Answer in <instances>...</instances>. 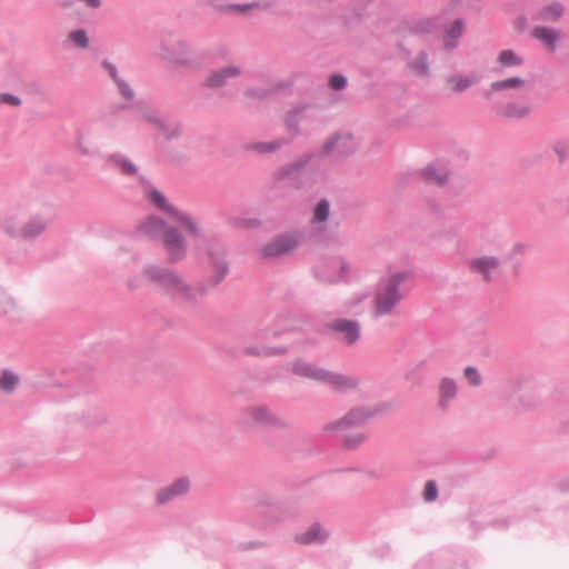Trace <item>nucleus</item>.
<instances>
[{
  "instance_id": "54",
  "label": "nucleus",
  "mask_w": 569,
  "mask_h": 569,
  "mask_svg": "<svg viewBox=\"0 0 569 569\" xmlns=\"http://www.w3.org/2000/svg\"><path fill=\"white\" fill-rule=\"evenodd\" d=\"M246 92H247V94H252V93L262 92V91L257 90V89H248Z\"/></svg>"
},
{
  "instance_id": "26",
  "label": "nucleus",
  "mask_w": 569,
  "mask_h": 569,
  "mask_svg": "<svg viewBox=\"0 0 569 569\" xmlns=\"http://www.w3.org/2000/svg\"><path fill=\"white\" fill-rule=\"evenodd\" d=\"M479 82V76L476 73L461 74L455 73L447 78V83L450 86L452 92L463 93L472 86Z\"/></svg>"
},
{
  "instance_id": "24",
  "label": "nucleus",
  "mask_w": 569,
  "mask_h": 569,
  "mask_svg": "<svg viewBox=\"0 0 569 569\" xmlns=\"http://www.w3.org/2000/svg\"><path fill=\"white\" fill-rule=\"evenodd\" d=\"M164 219L158 216H149L139 227L140 231L154 240H161L170 228Z\"/></svg>"
},
{
  "instance_id": "18",
  "label": "nucleus",
  "mask_w": 569,
  "mask_h": 569,
  "mask_svg": "<svg viewBox=\"0 0 569 569\" xmlns=\"http://www.w3.org/2000/svg\"><path fill=\"white\" fill-rule=\"evenodd\" d=\"M327 328L336 333H340L341 340L348 345H356L361 336L360 323L350 319H336L327 325Z\"/></svg>"
},
{
  "instance_id": "57",
  "label": "nucleus",
  "mask_w": 569,
  "mask_h": 569,
  "mask_svg": "<svg viewBox=\"0 0 569 569\" xmlns=\"http://www.w3.org/2000/svg\"><path fill=\"white\" fill-rule=\"evenodd\" d=\"M106 422H107V418H106L104 416H102V417L100 418L99 423H106Z\"/></svg>"
},
{
  "instance_id": "38",
  "label": "nucleus",
  "mask_w": 569,
  "mask_h": 569,
  "mask_svg": "<svg viewBox=\"0 0 569 569\" xmlns=\"http://www.w3.org/2000/svg\"><path fill=\"white\" fill-rule=\"evenodd\" d=\"M19 381V377L12 370L4 369L0 376V390L12 393L16 391Z\"/></svg>"
},
{
  "instance_id": "6",
  "label": "nucleus",
  "mask_w": 569,
  "mask_h": 569,
  "mask_svg": "<svg viewBox=\"0 0 569 569\" xmlns=\"http://www.w3.org/2000/svg\"><path fill=\"white\" fill-rule=\"evenodd\" d=\"M236 423L241 429L266 428L269 430H289L290 422L276 413L264 403H254L242 408Z\"/></svg>"
},
{
  "instance_id": "7",
  "label": "nucleus",
  "mask_w": 569,
  "mask_h": 569,
  "mask_svg": "<svg viewBox=\"0 0 569 569\" xmlns=\"http://www.w3.org/2000/svg\"><path fill=\"white\" fill-rule=\"evenodd\" d=\"M144 198L158 210L167 213L171 219L179 223L190 236L200 234V223L190 213L174 207L167 201V198L153 184L149 183L143 177H140Z\"/></svg>"
},
{
  "instance_id": "2",
  "label": "nucleus",
  "mask_w": 569,
  "mask_h": 569,
  "mask_svg": "<svg viewBox=\"0 0 569 569\" xmlns=\"http://www.w3.org/2000/svg\"><path fill=\"white\" fill-rule=\"evenodd\" d=\"M335 159L330 152H325V146L319 151L308 152L298 157L291 163L283 166L278 176L290 180L296 188L322 181L331 169Z\"/></svg>"
},
{
  "instance_id": "13",
  "label": "nucleus",
  "mask_w": 569,
  "mask_h": 569,
  "mask_svg": "<svg viewBox=\"0 0 569 569\" xmlns=\"http://www.w3.org/2000/svg\"><path fill=\"white\" fill-rule=\"evenodd\" d=\"M160 241L169 263H178L187 257V240L178 228L170 227Z\"/></svg>"
},
{
  "instance_id": "31",
  "label": "nucleus",
  "mask_w": 569,
  "mask_h": 569,
  "mask_svg": "<svg viewBox=\"0 0 569 569\" xmlns=\"http://www.w3.org/2000/svg\"><path fill=\"white\" fill-rule=\"evenodd\" d=\"M532 37L548 46L551 51L557 48V42L560 39V33L549 27L537 26L531 32Z\"/></svg>"
},
{
  "instance_id": "11",
  "label": "nucleus",
  "mask_w": 569,
  "mask_h": 569,
  "mask_svg": "<svg viewBox=\"0 0 569 569\" xmlns=\"http://www.w3.org/2000/svg\"><path fill=\"white\" fill-rule=\"evenodd\" d=\"M325 152H330L331 158L336 160L349 157L358 149L356 138L346 131H338L329 136L325 141Z\"/></svg>"
},
{
  "instance_id": "25",
  "label": "nucleus",
  "mask_w": 569,
  "mask_h": 569,
  "mask_svg": "<svg viewBox=\"0 0 569 569\" xmlns=\"http://www.w3.org/2000/svg\"><path fill=\"white\" fill-rule=\"evenodd\" d=\"M529 104H520L517 102H507L495 107L497 114L509 119H525L531 113Z\"/></svg>"
},
{
  "instance_id": "34",
  "label": "nucleus",
  "mask_w": 569,
  "mask_h": 569,
  "mask_svg": "<svg viewBox=\"0 0 569 569\" xmlns=\"http://www.w3.org/2000/svg\"><path fill=\"white\" fill-rule=\"evenodd\" d=\"M290 142L287 138H278L272 141H266V142H254L248 146L249 150L256 151L259 154L263 153H273L284 146H288Z\"/></svg>"
},
{
  "instance_id": "5",
  "label": "nucleus",
  "mask_w": 569,
  "mask_h": 569,
  "mask_svg": "<svg viewBox=\"0 0 569 569\" xmlns=\"http://www.w3.org/2000/svg\"><path fill=\"white\" fill-rule=\"evenodd\" d=\"M287 369L301 378L325 383L340 392L355 390L359 386V380L356 377L327 370L303 359L290 361Z\"/></svg>"
},
{
  "instance_id": "37",
  "label": "nucleus",
  "mask_w": 569,
  "mask_h": 569,
  "mask_svg": "<svg viewBox=\"0 0 569 569\" xmlns=\"http://www.w3.org/2000/svg\"><path fill=\"white\" fill-rule=\"evenodd\" d=\"M287 352H288L287 347L272 348V347H267V346H262V347L250 346V347H247L244 350V353L250 355V356H258V357L279 356V355H284Z\"/></svg>"
},
{
  "instance_id": "28",
  "label": "nucleus",
  "mask_w": 569,
  "mask_h": 569,
  "mask_svg": "<svg viewBox=\"0 0 569 569\" xmlns=\"http://www.w3.org/2000/svg\"><path fill=\"white\" fill-rule=\"evenodd\" d=\"M166 140L179 139L183 133V123L177 118L167 117L159 122L157 128Z\"/></svg>"
},
{
  "instance_id": "43",
  "label": "nucleus",
  "mask_w": 569,
  "mask_h": 569,
  "mask_svg": "<svg viewBox=\"0 0 569 569\" xmlns=\"http://www.w3.org/2000/svg\"><path fill=\"white\" fill-rule=\"evenodd\" d=\"M330 204L326 199L320 200L315 208L313 220L323 222L329 218Z\"/></svg>"
},
{
  "instance_id": "45",
  "label": "nucleus",
  "mask_w": 569,
  "mask_h": 569,
  "mask_svg": "<svg viewBox=\"0 0 569 569\" xmlns=\"http://www.w3.org/2000/svg\"><path fill=\"white\" fill-rule=\"evenodd\" d=\"M552 150L561 161L569 157V143L567 141L556 142Z\"/></svg>"
},
{
  "instance_id": "53",
  "label": "nucleus",
  "mask_w": 569,
  "mask_h": 569,
  "mask_svg": "<svg viewBox=\"0 0 569 569\" xmlns=\"http://www.w3.org/2000/svg\"><path fill=\"white\" fill-rule=\"evenodd\" d=\"M421 31H429L431 23L429 21H422L419 23Z\"/></svg>"
},
{
  "instance_id": "39",
  "label": "nucleus",
  "mask_w": 569,
  "mask_h": 569,
  "mask_svg": "<svg viewBox=\"0 0 569 569\" xmlns=\"http://www.w3.org/2000/svg\"><path fill=\"white\" fill-rule=\"evenodd\" d=\"M67 42L78 49L86 50L89 48L90 40L84 29H76L67 34Z\"/></svg>"
},
{
  "instance_id": "27",
  "label": "nucleus",
  "mask_w": 569,
  "mask_h": 569,
  "mask_svg": "<svg viewBox=\"0 0 569 569\" xmlns=\"http://www.w3.org/2000/svg\"><path fill=\"white\" fill-rule=\"evenodd\" d=\"M526 81L520 77H510L502 80L493 81L490 83L483 96L487 99H491L492 93L502 92L508 90H520L525 87Z\"/></svg>"
},
{
  "instance_id": "46",
  "label": "nucleus",
  "mask_w": 569,
  "mask_h": 569,
  "mask_svg": "<svg viewBox=\"0 0 569 569\" xmlns=\"http://www.w3.org/2000/svg\"><path fill=\"white\" fill-rule=\"evenodd\" d=\"M329 86L333 90H342L347 87V78L342 74H333L329 79Z\"/></svg>"
},
{
  "instance_id": "55",
  "label": "nucleus",
  "mask_w": 569,
  "mask_h": 569,
  "mask_svg": "<svg viewBox=\"0 0 569 569\" xmlns=\"http://www.w3.org/2000/svg\"><path fill=\"white\" fill-rule=\"evenodd\" d=\"M413 376H415V370L409 371V372L406 375V378H407L408 380H410Z\"/></svg>"
},
{
  "instance_id": "52",
  "label": "nucleus",
  "mask_w": 569,
  "mask_h": 569,
  "mask_svg": "<svg viewBox=\"0 0 569 569\" xmlns=\"http://www.w3.org/2000/svg\"><path fill=\"white\" fill-rule=\"evenodd\" d=\"M127 286L130 290L137 289L138 288V279L136 277L129 279Z\"/></svg>"
},
{
  "instance_id": "56",
  "label": "nucleus",
  "mask_w": 569,
  "mask_h": 569,
  "mask_svg": "<svg viewBox=\"0 0 569 569\" xmlns=\"http://www.w3.org/2000/svg\"><path fill=\"white\" fill-rule=\"evenodd\" d=\"M71 4H72L71 2L64 1L61 3V7L66 9V8H69Z\"/></svg>"
},
{
  "instance_id": "3",
  "label": "nucleus",
  "mask_w": 569,
  "mask_h": 569,
  "mask_svg": "<svg viewBox=\"0 0 569 569\" xmlns=\"http://www.w3.org/2000/svg\"><path fill=\"white\" fill-rule=\"evenodd\" d=\"M411 272L399 270L380 278L373 295L371 315L375 319L392 317L397 315V308L408 295L407 281Z\"/></svg>"
},
{
  "instance_id": "21",
  "label": "nucleus",
  "mask_w": 569,
  "mask_h": 569,
  "mask_svg": "<svg viewBox=\"0 0 569 569\" xmlns=\"http://www.w3.org/2000/svg\"><path fill=\"white\" fill-rule=\"evenodd\" d=\"M311 109V106L308 103H299L286 112L284 126L292 137L300 134V123L308 118Z\"/></svg>"
},
{
  "instance_id": "50",
  "label": "nucleus",
  "mask_w": 569,
  "mask_h": 569,
  "mask_svg": "<svg viewBox=\"0 0 569 569\" xmlns=\"http://www.w3.org/2000/svg\"><path fill=\"white\" fill-rule=\"evenodd\" d=\"M77 150L79 151V153L81 156H91L92 154L91 149L82 140L78 141Z\"/></svg>"
},
{
  "instance_id": "29",
  "label": "nucleus",
  "mask_w": 569,
  "mask_h": 569,
  "mask_svg": "<svg viewBox=\"0 0 569 569\" xmlns=\"http://www.w3.org/2000/svg\"><path fill=\"white\" fill-rule=\"evenodd\" d=\"M328 539V532L320 523L311 525L305 532L297 536L296 540L302 545L322 543Z\"/></svg>"
},
{
  "instance_id": "22",
  "label": "nucleus",
  "mask_w": 569,
  "mask_h": 569,
  "mask_svg": "<svg viewBox=\"0 0 569 569\" xmlns=\"http://www.w3.org/2000/svg\"><path fill=\"white\" fill-rule=\"evenodd\" d=\"M438 407L440 410H448L452 400L458 396V382L456 379L450 377H443L439 381L438 386Z\"/></svg>"
},
{
  "instance_id": "9",
  "label": "nucleus",
  "mask_w": 569,
  "mask_h": 569,
  "mask_svg": "<svg viewBox=\"0 0 569 569\" xmlns=\"http://www.w3.org/2000/svg\"><path fill=\"white\" fill-rule=\"evenodd\" d=\"M161 59L182 68H200L201 61L194 56L188 40L180 37H162L158 44Z\"/></svg>"
},
{
  "instance_id": "19",
  "label": "nucleus",
  "mask_w": 569,
  "mask_h": 569,
  "mask_svg": "<svg viewBox=\"0 0 569 569\" xmlns=\"http://www.w3.org/2000/svg\"><path fill=\"white\" fill-rule=\"evenodd\" d=\"M189 490L190 479L188 477H180L156 492V503L158 506L167 505L177 498L186 496Z\"/></svg>"
},
{
  "instance_id": "16",
  "label": "nucleus",
  "mask_w": 569,
  "mask_h": 569,
  "mask_svg": "<svg viewBox=\"0 0 569 569\" xmlns=\"http://www.w3.org/2000/svg\"><path fill=\"white\" fill-rule=\"evenodd\" d=\"M201 6L208 7L217 13L229 14L238 13L246 14L252 10L262 9L263 6L259 1H251L247 3H236L229 0H197Z\"/></svg>"
},
{
  "instance_id": "44",
  "label": "nucleus",
  "mask_w": 569,
  "mask_h": 569,
  "mask_svg": "<svg viewBox=\"0 0 569 569\" xmlns=\"http://www.w3.org/2000/svg\"><path fill=\"white\" fill-rule=\"evenodd\" d=\"M426 502H432L438 498V486L435 480H428L422 492Z\"/></svg>"
},
{
  "instance_id": "15",
  "label": "nucleus",
  "mask_w": 569,
  "mask_h": 569,
  "mask_svg": "<svg viewBox=\"0 0 569 569\" xmlns=\"http://www.w3.org/2000/svg\"><path fill=\"white\" fill-rule=\"evenodd\" d=\"M348 264L342 258H331L316 267L315 274L323 283H335L347 279Z\"/></svg>"
},
{
  "instance_id": "49",
  "label": "nucleus",
  "mask_w": 569,
  "mask_h": 569,
  "mask_svg": "<svg viewBox=\"0 0 569 569\" xmlns=\"http://www.w3.org/2000/svg\"><path fill=\"white\" fill-rule=\"evenodd\" d=\"M90 10H99L103 6V0H79Z\"/></svg>"
},
{
  "instance_id": "48",
  "label": "nucleus",
  "mask_w": 569,
  "mask_h": 569,
  "mask_svg": "<svg viewBox=\"0 0 569 569\" xmlns=\"http://www.w3.org/2000/svg\"><path fill=\"white\" fill-rule=\"evenodd\" d=\"M143 118H144L149 123L153 124L156 128H158L159 122H161V120L163 119V118H161V117L157 116L154 112L149 111V110L143 112Z\"/></svg>"
},
{
  "instance_id": "12",
  "label": "nucleus",
  "mask_w": 569,
  "mask_h": 569,
  "mask_svg": "<svg viewBox=\"0 0 569 569\" xmlns=\"http://www.w3.org/2000/svg\"><path fill=\"white\" fill-rule=\"evenodd\" d=\"M242 73L243 68L240 64H227L214 68L208 72L202 86L211 90H221L232 84Z\"/></svg>"
},
{
  "instance_id": "23",
  "label": "nucleus",
  "mask_w": 569,
  "mask_h": 569,
  "mask_svg": "<svg viewBox=\"0 0 569 569\" xmlns=\"http://www.w3.org/2000/svg\"><path fill=\"white\" fill-rule=\"evenodd\" d=\"M23 309L6 292L0 291V317L9 322H19L23 319Z\"/></svg>"
},
{
  "instance_id": "8",
  "label": "nucleus",
  "mask_w": 569,
  "mask_h": 569,
  "mask_svg": "<svg viewBox=\"0 0 569 569\" xmlns=\"http://www.w3.org/2000/svg\"><path fill=\"white\" fill-rule=\"evenodd\" d=\"M373 413L369 409L355 408L346 413L342 418L328 422L323 426V431L328 435L341 436L343 446L347 449L359 447L366 439L361 432L345 435V432L353 427L360 426L367 421Z\"/></svg>"
},
{
  "instance_id": "40",
  "label": "nucleus",
  "mask_w": 569,
  "mask_h": 569,
  "mask_svg": "<svg viewBox=\"0 0 569 569\" xmlns=\"http://www.w3.org/2000/svg\"><path fill=\"white\" fill-rule=\"evenodd\" d=\"M410 69L419 77L429 74V59L426 52H420L409 63Z\"/></svg>"
},
{
  "instance_id": "30",
  "label": "nucleus",
  "mask_w": 569,
  "mask_h": 569,
  "mask_svg": "<svg viewBox=\"0 0 569 569\" xmlns=\"http://www.w3.org/2000/svg\"><path fill=\"white\" fill-rule=\"evenodd\" d=\"M108 162L112 167H114L121 174L130 177L138 174L137 166L127 156L120 152L111 153L108 157Z\"/></svg>"
},
{
  "instance_id": "20",
  "label": "nucleus",
  "mask_w": 569,
  "mask_h": 569,
  "mask_svg": "<svg viewBox=\"0 0 569 569\" xmlns=\"http://www.w3.org/2000/svg\"><path fill=\"white\" fill-rule=\"evenodd\" d=\"M101 68L104 70V72L108 74V77L111 79L113 84L116 86L119 94L127 101H132L134 99V90L131 88L130 83L127 81L124 77L121 76L119 72L118 67L104 59L101 62Z\"/></svg>"
},
{
  "instance_id": "51",
  "label": "nucleus",
  "mask_w": 569,
  "mask_h": 569,
  "mask_svg": "<svg viewBox=\"0 0 569 569\" xmlns=\"http://www.w3.org/2000/svg\"><path fill=\"white\" fill-rule=\"evenodd\" d=\"M260 506H273L274 501L269 497H261L258 501Z\"/></svg>"
},
{
  "instance_id": "33",
  "label": "nucleus",
  "mask_w": 569,
  "mask_h": 569,
  "mask_svg": "<svg viewBox=\"0 0 569 569\" xmlns=\"http://www.w3.org/2000/svg\"><path fill=\"white\" fill-rule=\"evenodd\" d=\"M422 178L428 181L436 183L438 186H442L447 182L449 172L446 167L441 166H428L421 171Z\"/></svg>"
},
{
  "instance_id": "1",
  "label": "nucleus",
  "mask_w": 569,
  "mask_h": 569,
  "mask_svg": "<svg viewBox=\"0 0 569 569\" xmlns=\"http://www.w3.org/2000/svg\"><path fill=\"white\" fill-rule=\"evenodd\" d=\"M141 277L170 300L191 308H197L207 292L202 282H190L178 270L158 263L146 266Z\"/></svg>"
},
{
  "instance_id": "10",
  "label": "nucleus",
  "mask_w": 569,
  "mask_h": 569,
  "mask_svg": "<svg viewBox=\"0 0 569 569\" xmlns=\"http://www.w3.org/2000/svg\"><path fill=\"white\" fill-rule=\"evenodd\" d=\"M302 239L303 233L299 230L279 233L259 248V254L263 259L280 258L298 249Z\"/></svg>"
},
{
  "instance_id": "47",
  "label": "nucleus",
  "mask_w": 569,
  "mask_h": 569,
  "mask_svg": "<svg viewBox=\"0 0 569 569\" xmlns=\"http://www.w3.org/2000/svg\"><path fill=\"white\" fill-rule=\"evenodd\" d=\"M0 103L19 107V106H21L22 100L16 94H12L9 92H2V93H0Z\"/></svg>"
},
{
  "instance_id": "4",
  "label": "nucleus",
  "mask_w": 569,
  "mask_h": 569,
  "mask_svg": "<svg viewBox=\"0 0 569 569\" xmlns=\"http://www.w3.org/2000/svg\"><path fill=\"white\" fill-rule=\"evenodd\" d=\"M196 238L194 250L199 257L208 260L212 271V283L222 282L229 273V261L227 246L217 234H207L200 226V234Z\"/></svg>"
},
{
  "instance_id": "41",
  "label": "nucleus",
  "mask_w": 569,
  "mask_h": 569,
  "mask_svg": "<svg viewBox=\"0 0 569 569\" xmlns=\"http://www.w3.org/2000/svg\"><path fill=\"white\" fill-rule=\"evenodd\" d=\"M2 229L12 238H20L19 229L21 224L17 221L14 216H8L2 222Z\"/></svg>"
},
{
  "instance_id": "35",
  "label": "nucleus",
  "mask_w": 569,
  "mask_h": 569,
  "mask_svg": "<svg viewBox=\"0 0 569 569\" xmlns=\"http://www.w3.org/2000/svg\"><path fill=\"white\" fill-rule=\"evenodd\" d=\"M497 63L503 68L520 67L525 63L523 58L511 49L501 50L497 57Z\"/></svg>"
},
{
  "instance_id": "58",
  "label": "nucleus",
  "mask_w": 569,
  "mask_h": 569,
  "mask_svg": "<svg viewBox=\"0 0 569 569\" xmlns=\"http://www.w3.org/2000/svg\"><path fill=\"white\" fill-rule=\"evenodd\" d=\"M518 22H522V23H525V22H526V19H525V18H520V19L518 20Z\"/></svg>"
},
{
  "instance_id": "42",
  "label": "nucleus",
  "mask_w": 569,
  "mask_h": 569,
  "mask_svg": "<svg viewBox=\"0 0 569 569\" xmlns=\"http://www.w3.org/2000/svg\"><path fill=\"white\" fill-rule=\"evenodd\" d=\"M463 376L471 387H479L482 385V377L479 370L473 366H468L463 369Z\"/></svg>"
},
{
  "instance_id": "36",
  "label": "nucleus",
  "mask_w": 569,
  "mask_h": 569,
  "mask_svg": "<svg viewBox=\"0 0 569 569\" xmlns=\"http://www.w3.org/2000/svg\"><path fill=\"white\" fill-rule=\"evenodd\" d=\"M563 12H565V7H563L562 3H560V2H551V3L547 4V6H545L540 10L539 18L542 21L556 22V21H558L563 16Z\"/></svg>"
},
{
  "instance_id": "17",
  "label": "nucleus",
  "mask_w": 569,
  "mask_h": 569,
  "mask_svg": "<svg viewBox=\"0 0 569 569\" xmlns=\"http://www.w3.org/2000/svg\"><path fill=\"white\" fill-rule=\"evenodd\" d=\"M53 218L54 217L50 211H44L32 216L27 222L21 224V229H19V239H36L47 230V228L52 223Z\"/></svg>"
},
{
  "instance_id": "14",
  "label": "nucleus",
  "mask_w": 569,
  "mask_h": 569,
  "mask_svg": "<svg viewBox=\"0 0 569 569\" xmlns=\"http://www.w3.org/2000/svg\"><path fill=\"white\" fill-rule=\"evenodd\" d=\"M501 259L496 256H480L468 261L470 272L482 282H491L501 269Z\"/></svg>"
},
{
  "instance_id": "32",
  "label": "nucleus",
  "mask_w": 569,
  "mask_h": 569,
  "mask_svg": "<svg viewBox=\"0 0 569 569\" xmlns=\"http://www.w3.org/2000/svg\"><path fill=\"white\" fill-rule=\"evenodd\" d=\"M463 23L461 19H457L445 32L443 48L446 51H452L458 47L459 39L462 36Z\"/></svg>"
}]
</instances>
